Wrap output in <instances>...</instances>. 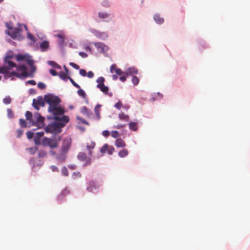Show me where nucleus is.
<instances>
[{"instance_id": "f257e3e1", "label": "nucleus", "mask_w": 250, "mask_h": 250, "mask_svg": "<svg viewBox=\"0 0 250 250\" xmlns=\"http://www.w3.org/2000/svg\"><path fill=\"white\" fill-rule=\"evenodd\" d=\"M45 102L49 104L48 111L54 116L62 115L64 110L60 105L61 100L56 96L52 94H48L44 96Z\"/></svg>"}, {"instance_id": "f03ea898", "label": "nucleus", "mask_w": 250, "mask_h": 250, "mask_svg": "<svg viewBox=\"0 0 250 250\" xmlns=\"http://www.w3.org/2000/svg\"><path fill=\"white\" fill-rule=\"evenodd\" d=\"M55 121L49 124L45 128L46 132L57 133L61 131V128L69 121V118L65 115L54 116Z\"/></svg>"}, {"instance_id": "7ed1b4c3", "label": "nucleus", "mask_w": 250, "mask_h": 250, "mask_svg": "<svg viewBox=\"0 0 250 250\" xmlns=\"http://www.w3.org/2000/svg\"><path fill=\"white\" fill-rule=\"evenodd\" d=\"M30 66L31 71L30 73L27 72V68L25 65H20L17 67V71H13L9 73V75H7L8 77H12L15 76L19 79H22L27 77L32 78L34 77V73L36 70V67L34 65V61L32 60V63H28Z\"/></svg>"}, {"instance_id": "20e7f679", "label": "nucleus", "mask_w": 250, "mask_h": 250, "mask_svg": "<svg viewBox=\"0 0 250 250\" xmlns=\"http://www.w3.org/2000/svg\"><path fill=\"white\" fill-rule=\"evenodd\" d=\"M14 57V55L11 51H8L4 59V63L7 66H2L0 67V73L4 74V78L5 79H8L10 77H7V75L9 76V73L12 72V68L16 67L19 65H17L16 64L13 62L10 61V59H13Z\"/></svg>"}, {"instance_id": "39448f33", "label": "nucleus", "mask_w": 250, "mask_h": 250, "mask_svg": "<svg viewBox=\"0 0 250 250\" xmlns=\"http://www.w3.org/2000/svg\"><path fill=\"white\" fill-rule=\"evenodd\" d=\"M25 117L27 120L33 125H36L38 128H41L44 125V118L38 112L35 113L33 116L31 112L27 111L25 113Z\"/></svg>"}, {"instance_id": "423d86ee", "label": "nucleus", "mask_w": 250, "mask_h": 250, "mask_svg": "<svg viewBox=\"0 0 250 250\" xmlns=\"http://www.w3.org/2000/svg\"><path fill=\"white\" fill-rule=\"evenodd\" d=\"M22 27H23L26 31H28V28L25 24H19L18 27L13 28L11 31H6L5 33L10 36L13 39H17L21 40L23 39L22 35Z\"/></svg>"}, {"instance_id": "0eeeda50", "label": "nucleus", "mask_w": 250, "mask_h": 250, "mask_svg": "<svg viewBox=\"0 0 250 250\" xmlns=\"http://www.w3.org/2000/svg\"><path fill=\"white\" fill-rule=\"evenodd\" d=\"M60 141V137L58 140L56 139L44 138L42 140V144L45 146H49L51 148L53 149L58 147Z\"/></svg>"}, {"instance_id": "6e6552de", "label": "nucleus", "mask_w": 250, "mask_h": 250, "mask_svg": "<svg viewBox=\"0 0 250 250\" xmlns=\"http://www.w3.org/2000/svg\"><path fill=\"white\" fill-rule=\"evenodd\" d=\"M15 58L18 62L24 61L28 63H32V59L28 54H18L15 55Z\"/></svg>"}, {"instance_id": "1a4fd4ad", "label": "nucleus", "mask_w": 250, "mask_h": 250, "mask_svg": "<svg viewBox=\"0 0 250 250\" xmlns=\"http://www.w3.org/2000/svg\"><path fill=\"white\" fill-rule=\"evenodd\" d=\"M78 158L79 160L84 162V166H87L91 165L92 159L91 157H88L84 152H80L78 155Z\"/></svg>"}, {"instance_id": "9d476101", "label": "nucleus", "mask_w": 250, "mask_h": 250, "mask_svg": "<svg viewBox=\"0 0 250 250\" xmlns=\"http://www.w3.org/2000/svg\"><path fill=\"white\" fill-rule=\"evenodd\" d=\"M44 98L43 99L42 97H38L37 99H34L33 100L32 105L33 107L37 110H39L40 107H43L45 105Z\"/></svg>"}, {"instance_id": "9b49d317", "label": "nucleus", "mask_w": 250, "mask_h": 250, "mask_svg": "<svg viewBox=\"0 0 250 250\" xmlns=\"http://www.w3.org/2000/svg\"><path fill=\"white\" fill-rule=\"evenodd\" d=\"M71 144V139L69 138H65L63 141L62 146L61 150L63 153H67L70 148Z\"/></svg>"}, {"instance_id": "f8f14e48", "label": "nucleus", "mask_w": 250, "mask_h": 250, "mask_svg": "<svg viewBox=\"0 0 250 250\" xmlns=\"http://www.w3.org/2000/svg\"><path fill=\"white\" fill-rule=\"evenodd\" d=\"M94 45L101 53H105L108 49V46L102 42H95Z\"/></svg>"}, {"instance_id": "ddd939ff", "label": "nucleus", "mask_w": 250, "mask_h": 250, "mask_svg": "<svg viewBox=\"0 0 250 250\" xmlns=\"http://www.w3.org/2000/svg\"><path fill=\"white\" fill-rule=\"evenodd\" d=\"M96 143L93 141H89L86 143V148L88 150V154L89 156H92L93 154V149L95 148Z\"/></svg>"}, {"instance_id": "4468645a", "label": "nucleus", "mask_w": 250, "mask_h": 250, "mask_svg": "<svg viewBox=\"0 0 250 250\" xmlns=\"http://www.w3.org/2000/svg\"><path fill=\"white\" fill-rule=\"evenodd\" d=\"M115 145L117 147H124L126 146L125 142L121 138H117L116 140Z\"/></svg>"}, {"instance_id": "2eb2a0df", "label": "nucleus", "mask_w": 250, "mask_h": 250, "mask_svg": "<svg viewBox=\"0 0 250 250\" xmlns=\"http://www.w3.org/2000/svg\"><path fill=\"white\" fill-rule=\"evenodd\" d=\"M81 112L83 114L86 115L88 117H90V116L92 115V112L86 106L82 107L81 108Z\"/></svg>"}, {"instance_id": "dca6fc26", "label": "nucleus", "mask_w": 250, "mask_h": 250, "mask_svg": "<svg viewBox=\"0 0 250 250\" xmlns=\"http://www.w3.org/2000/svg\"><path fill=\"white\" fill-rule=\"evenodd\" d=\"M118 117L121 121L127 122L129 120V117L128 115L124 114L123 112H121L119 114Z\"/></svg>"}, {"instance_id": "f3484780", "label": "nucleus", "mask_w": 250, "mask_h": 250, "mask_svg": "<svg viewBox=\"0 0 250 250\" xmlns=\"http://www.w3.org/2000/svg\"><path fill=\"white\" fill-rule=\"evenodd\" d=\"M138 73V70L135 67H130L125 72L127 76L136 74Z\"/></svg>"}, {"instance_id": "a211bd4d", "label": "nucleus", "mask_w": 250, "mask_h": 250, "mask_svg": "<svg viewBox=\"0 0 250 250\" xmlns=\"http://www.w3.org/2000/svg\"><path fill=\"white\" fill-rule=\"evenodd\" d=\"M95 36L102 40H105L108 37L107 34L105 32H100L96 31L95 33Z\"/></svg>"}, {"instance_id": "6ab92c4d", "label": "nucleus", "mask_w": 250, "mask_h": 250, "mask_svg": "<svg viewBox=\"0 0 250 250\" xmlns=\"http://www.w3.org/2000/svg\"><path fill=\"white\" fill-rule=\"evenodd\" d=\"M40 47L42 51H44L46 50L49 47V42L46 41L42 42L40 44Z\"/></svg>"}, {"instance_id": "aec40b11", "label": "nucleus", "mask_w": 250, "mask_h": 250, "mask_svg": "<svg viewBox=\"0 0 250 250\" xmlns=\"http://www.w3.org/2000/svg\"><path fill=\"white\" fill-rule=\"evenodd\" d=\"M138 125L136 122H130L128 124L129 128L132 131H136L138 129Z\"/></svg>"}, {"instance_id": "412c9836", "label": "nucleus", "mask_w": 250, "mask_h": 250, "mask_svg": "<svg viewBox=\"0 0 250 250\" xmlns=\"http://www.w3.org/2000/svg\"><path fill=\"white\" fill-rule=\"evenodd\" d=\"M128 154V151L127 149L125 148H123L121 150L119 153L118 155L120 157L123 158L125 157Z\"/></svg>"}, {"instance_id": "4be33fe9", "label": "nucleus", "mask_w": 250, "mask_h": 250, "mask_svg": "<svg viewBox=\"0 0 250 250\" xmlns=\"http://www.w3.org/2000/svg\"><path fill=\"white\" fill-rule=\"evenodd\" d=\"M97 87L99 88L101 91L105 94H107L108 91V87L104 84L97 85Z\"/></svg>"}, {"instance_id": "5701e85b", "label": "nucleus", "mask_w": 250, "mask_h": 250, "mask_svg": "<svg viewBox=\"0 0 250 250\" xmlns=\"http://www.w3.org/2000/svg\"><path fill=\"white\" fill-rule=\"evenodd\" d=\"M155 21L158 24H162L164 22V20L159 15H155L154 16Z\"/></svg>"}, {"instance_id": "b1692460", "label": "nucleus", "mask_w": 250, "mask_h": 250, "mask_svg": "<svg viewBox=\"0 0 250 250\" xmlns=\"http://www.w3.org/2000/svg\"><path fill=\"white\" fill-rule=\"evenodd\" d=\"M66 153H63L61 150V154L57 156V160L61 162L64 161L66 158Z\"/></svg>"}, {"instance_id": "393cba45", "label": "nucleus", "mask_w": 250, "mask_h": 250, "mask_svg": "<svg viewBox=\"0 0 250 250\" xmlns=\"http://www.w3.org/2000/svg\"><path fill=\"white\" fill-rule=\"evenodd\" d=\"M44 135V132L43 131L42 132H38L36 133V136L35 138V142L36 144L38 143V142H39L40 138L43 136Z\"/></svg>"}, {"instance_id": "a878e982", "label": "nucleus", "mask_w": 250, "mask_h": 250, "mask_svg": "<svg viewBox=\"0 0 250 250\" xmlns=\"http://www.w3.org/2000/svg\"><path fill=\"white\" fill-rule=\"evenodd\" d=\"M100 107H101V105L97 104L94 108L95 113L96 114V116L98 120H99L100 118Z\"/></svg>"}, {"instance_id": "bb28decb", "label": "nucleus", "mask_w": 250, "mask_h": 250, "mask_svg": "<svg viewBox=\"0 0 250 250\" xmlns=\"http://www.w3.org/2000/svg\"><path fill=\"white\" fill-rule=\"evenodd\" d=\"M59 76L61 79L65 81H66L67 79H68L67 73H65L63 71L60 72Z\"/></svg>"}, {"instance_id": "cd10ccee", "label": "nucleus", "mask_w": 250, "mask_h": 250, "mask_svg": "<svg viewBox=\"0 0 250 250\" xmlns=\"http://www.w3.org/2000/svg\"><path fill=\"white\" fill-rule=\"evenodd\" d=\"M55 36L57 37V38H58L59 39V44L60 45H62L64 42V37H63V35L61 34H58L55 35Z\"/></svg>"}, {"instance_id": "c85d7f7f", "label": "nucleus", "mask_w": 250, "mask_h": 250, "mask_svg": "<svg viewBox=\"0 0 250 250\" xmlns=\"http://www.w3.org/2000/svg\"><path fill=\"white\" fill-rule=\"evenodd\" d=\"M11 101H12V99L9 96H7L5 97L3 99V102L5 104H10L11 102Z\"/></svg>"}, {"instance_id": "c756f323", "label": "nucleus", "mask_w": 250, "mask_h": 250, "mask_svg": "<svg viewBox=\"0 0 250 250\" xmlns=\"http://www.w3.org/2000/svg\"><path fill=\"white\" fill-rule=\"evenodd\" d=\"M108 148V145L107 144H104L100 149L102 153H105Z\"/></svg>"}, {"instance_id": "7c9ffc66", "label": "nucleus", "mask_w": 250, "mask_h": 250, "mask_svg": "<svg viewBox=\"0 0 250 250\" xmlns=\"http://www.w3.org/2000/svg\"><path fill=\"white\" fill-rule=\"evenodd\" d=\"M19 124L21 127H26L27 126V123L26 121L23 119H21L19 120Z\"/></svg>"}, {"instance_id": "2f4dec72", "label": "nucleus", "mask_w": 250, "mask_h": 250, "mask_svg": "<svg viewBox=\"0 0 250 250\" xmlns=\"http://www.w3.org/2000/svg\"><path fill=\"white\" fill-rule=\"evenodd\" d=\"M7 116L9 118H12L14 116V114L12 109L8 108L7 109Z\"/></svg>"}, {"instance_id": "473e14b6", "label": "nucleus", "mask_w": 250, "mask_h": 250, "mask_svg": "<svg viewBox=\"0 0 250 250\" xmlns=\"http://www.w3.org/2000/svg\"><path fill=\"white\" fill-rule=\"evenodd\" d=\"M104 78L103 77H100L98 78L97 80V82L98 83L97 85H102L104 84Z\"/></svg>"}, {"instance_id": "72a5a7b5", "label": "nucleus", "mask_w": 250, "mask_h": 250, "mask_svg": "<svg viewBox=\"0 0 250 250\" xmlns=\"http://www.w3.org/2000/svg\"><path fill=\"white\" fill-rule=\"evenodd\" d=\"M95 183L93 181H90L89 183V186L87 187V189L89 191H92V187H95Z\"/></svg>"}, {"instance_id": "f704fd0d", "label": "nucleus", "mask_w": 250, "mask_h": 250, "mask_svg": "<svg viewBox=\"0 0 250 250\" xmlns=\"http://www.w3.org/2000/svg\"><path fill=\"white\" fill-rule=\"evenodd\" d=\"M98 15L100 18L102 19L107 18L108 17L107 13L104 12H99Z\"/></svg>"}, {"instance_id": "c9c22d12", "label": "nucleus", "mask_w": 250, "mask_h": 250, "mask_svg": "<svg viewBox=\"0 0 250 250\" xmlns=\"http://www.w3.org/2000/svg\"><path fill=\"white\" fill-rule=\"evenodd\" d=\"M123 106V104L121 101H119L117 103H116L114 105V107L117 108L119 110H120Z\"/></svg>"}, {"instance_id": "e433bc0d", "label": "nucleus", "mask_w": 250, "mask_h": 250, "mask_svg": "<svg viewBox=\"0 0 250 250\" xmlns=\"http://www.w3.org/2000/svg\"><path fill=\"white\" fill-rule=\"evenodd\" d=\"M62 173L64 176H67L68 175V171L66 167H64L62 168Z\"/></svg>"}, {"instance_id": "4c0bfd02", "label": "nucleus", "mask_w": 250, "mask_h": 250, "mask_svg": "<svg viewBox=\"0 0 250 250\" xmlns=\"http://www.w3.org/2000/svg\"><path fill=\"white\" fill-rule=\"evenodd\" d=\"M111 135L112 137L116 138L119 136V133L118 131L114 130L111 132Z\"/></svg>"}, {"instance_id": "58836bf2", "label": "nucleus", "mask_w": 250, "mask_h": 250, "mask_svg": "<svg viewBox=\"0 0 250 250\" xmlns=\"http://www.w3.org/2000/svg\"><path fill=\"white\" fill-rule=\"evenodd\" d=\"M132 82L134 85H137L139 82V79L137 77L133 76L132 78Z\"/></svg>"}, {"instance_id": "ea45409f", "label": "nucleus", "mask_w": 250, "mask_h": 250, "mask_svg": "<svg viewBox=\"0 0 250 250\" xmlns=\"http://www.w3.org/2000/svg\"><path fill=\"white\" fill-rule=\"evenodd\" d=\"M116 69H118L116 64H113L111 65L110 68V71L111 73H114Z\"/></svg>"}, {"instance_id": "a19ab883", "label": "nucleus", "mask_w": 250, "mask_h": 250, "mask_svg": "<svg viewBox=\"0 0 250 250\" xmlns=\"http://www.w3.org/2000/svg\"><path fill=\"white\" fill-rule=\"evenodd\" d=\"M68 79L70 80V81L71 82V83H72V84L73 85V86H74L75 87L78 88H80V85L79 84H78L77 83H76L75 82V81L71 77H69Z\"/></svg>"}, {"instance_id": "79ce46f5", "label": "nucleus", "mask_w": 250, "mask_h": 250, "mask_svg": "<svg viewBox=\"0 0 250 250\" xmlns=\"http://www.w3.org/2000/svg\"><path fill=\"white\" fill-rule=\"evenodd\" d=\"M77 118L78 120H79L83 124H85V125H89V124L88 123L85 121L84 119H83V118H81L79 116H77Z\"/></svg>"}, {"instance_id": "37998d69", "label": "nucleus", "mask_w": 250, "mask_h": 250, "mask_svg": "<svg viewBox=\"0 0 250 250\" xmlns=\"http://www.w3.org/2000/svg\"><path fill=\"white\" fill-rule=\"evenodd\" d=\"M26 136L29 139H31L34 136V133L32 131H27L26 132Z\"/></svg>"}, {"instance_id": "c03bdc74", "label": "nucleus", "mask_w": 250, "mask_h": 250, "mask_svg": "<svg viewBox=\"0 0 250 250\" xmlns=\"http://www.w3.org/2000/svg\"><path fill=\"white\" fill-rule=\"evenodd\" d=\"M27 38L33 42H36L35 38L30 33H27Z\"/></svg>"}, {"instance_id": "a18cd8bd", "label": "nucleus", "mask_w": 250, "mask_h": 250, "mask_svg": "<svg viewBox=\"0 0 250 250\" xmlns=\"http://www.w3.org/2000/svg\"><path fill=\"white\" fill-rule=\"evenodd\" d=\"M38 87L41 89H43L46 87V85L44 83L40 82L38 84Z\"/></svg>"}, {"instance_id": "49530a36", "label": "nucleus", "mask_w": 250, "mask_h": 250, "mask_svg": "<svg viewBox=\"0 0 250 250\" xmlns=\"http://www.w3.org/2000/svg\"><path fill=\"white\" fill-rule=\"evenodd\" d=\"M78 94L80 96H82V97H84L85 95V93L84 91L82 89H80L79 90H78Z\"/></svg>"}, {"instance_id": "de8ad7c7", "label": "nucleus", "mask_w": 250, "mask_h": 250, "mask_svg": "<svg viewBox=\"0 0 250 250\" xmlns=\"http://www.w3.org/2000/svg\"><path fill=\"white\" fill-rule=\"evenodd\" d=\"M114 148L113 147V146H111L110 147H108V148L107 149V153L110 154V155H111L113 152H114Z\"/></svg>"}, {"instance_id": "09e8293b", "label": "nucleus", "mask_w": 250, "mask_h": 250, "mask_svg": "<svg viewBox=\"0 0 250 250\" xmlns=\"http://www.w3.org/2000/svg\"><path fill=\"white\" fill-rule=\"evenodd\" d=\"M69 64L76 69H79L80 68V66L74 62H70Z\"/></svg>"}, {"instance_id": "8fccbe9b", "label": "nucleus", "mask_w": 250, "mask_h": 250, "mask_svg": "<svg viewBox=\"0 0 250 250\" xmlns=\"http://www.w3.org/2000/svg\"><path fill=\"white\" fill-rule=\"evenodd\" d=\"M125 125V124H118L115 125L114 127L117 129H121L124 128Z\"/></svg>"}, {"instance_id": "3c124183", "label": "nucleus", "mask_w": 250, "mask_h": 250, "mask_svg": "<svg viewBox=\"0 0 250 250\" xmlns=\"http://www.w3.org/2000/svg\"><path fill=\"white\" fill-rule=\"evenodd\" d=\"M80 74L82 76L85 77L86 75V71L84 69H81L80 70Z\"/></svg>"}, {"instance_id": "603ef678", "label": "nucleus", "mask_w": 250, "mask_h": 250, "mask_svg": "<svg viewBox=\"0 0 250 250\" xmlns=\"http://www.w3.org/2000/svg\"><path fill=\"white\" fill-rule=\"evenodd\" d=\"M102 135L104 136V137H108L110 135V133L108 130H104L102 132Z\"/></svg>"}, {"instance_id": "864d4df0", "label": "nucleus", "mask_w": 250, "mask_h": 250, "mask_svg": "<svg viewBox=\"0 0 250 250\" xmlns=\"http://www.w3.org/2000/svg\"><path fill=\"white\" fill-rule=\"evenodd\" d=\"M17 137L20 138L23 134V130L18 129L17 130Z\"/></svg>"}, {"instance_id": "5fc2aeb1", "label": "nucleus", "mask_w": 250, "mask_h": 250, "mask_svg": "<svg viewBox=\"0 0 250 250\" xmlns=\"http://www.w3.org/2000/svg\"><path fill=\"white\" fill-rule=\"evenodd\" d=\"M102 5L105 7H108L109 6V3L108 0H104L102 2Z\"/></svg>"}, {"instance_id": "6e6d98bb", "label": "nucleus", "mask_w": 250, "mask_h": 250, "mask_svg": "<svg viewBox=\"0 0 250 250\" xmlns=\"http://www.w3.org/2000/svg\"><path fill=\"white\" fill-rule=\"evenodd\" d=\"M38 155L39 157H44L46 155V153L45 151H40L39 152V154H38Z\"/></svg>"}, {"instance_id": "4d7b16f0", "label": "nucleus", "mask_w": 250, "mask_h": 250, "mask_svg": "<svg viewBox=\"0 0 250 250\" xmlns=\"http://www.w3.org/2000/svg\"><path fill=\"white\" fill-rule=\"evenodd\" d=\"M50 73L52 75V76H57L58 75V73L57 72V71L54 70V69H50Z\"/></svg>"}, {"instance_id": "13d9d810", "label": "nucleus", "mask_w": 250, "mask_h": 250, "mask_svg": "<svg viewBox=\"0 0 250 250\" xmlns=\"http://www.w3.org/2000/svg\"><path fill=\"white\" fill-rule=\"evenodd\" d=\"M79 54L82 58H86L87 57V54L83 52H80Z\"/></svg>"}, {"instance_id": "bf43d9fd", "label": "nucleus", "mask_w": 250, "mask_h": 250, "mask_svg": "<svg viewBox=\"0 0 250 250\" xmlns=\"http://www.w3.org/2000/svg\"><path fill=\"white\" fill-rule=\"evenodd\" d=\"M115 73H116V74L118 75H121L123 74V72L122 70L120 68H118V69H116L115 71Z\"/></svg>"}, {"instance_id": "052dcab7", "label": "nucleus", "mask_w": 250, "mask_h": 250, "mask_svg": "<svg viewBox=\"0 0 250 250\" xmlns=\"http://www.w3.org/2000/svg\"><path fill=\"white\" fill-rule=\"evenodd\" d=\"M26 83H28V84H31V85H35L36 83V82L34 80H29V81H28L26 82Z\"/></svg>"}, {"instance_id": "680f3d73", "label": "nucleus", "mask_w": 250, "mask_h": 250, "mask_svg": "<svg viewBox=\"0 0 250 250\" xmlns=\"http://www.w3.org/2000/svg\"><path fill=\"white\" fill-rule=\"evenodd\" d=\"M87 76L89 78H92L94 76V74L92 71H89L87 74Z\"/></svg>"}, {"instance_id": "e2e57ef3", "label": "nucleus", "mask_w": 250, "mask_h": 250, "mask_svg": "<svg viewBox=\"0 0 250 250\" xmlns=\"http://www.w3.org/2000/svg\"><path fill=\"white\" fill-rule=\"evenodd\" d=\"M50 64H51L54 66L57 67V68L61 67V66L60 65H59L57 63H56L54 62H50Z\"/></svg>"}, {"instance_id": "0e129e2a", "label": "nucleus", "mask_w": 250, "mask_h": 250, "mask_svg": "<svg viewBox=\"0 0 250 250\" xmlns=\"http://www.w3.org/2000/svg\"><path fill=\"white\" fill-rule=\"evenodd\" d=\"M5 25H6V27L8 29H10V30H12L13 29V28H12V26L10 25V23H9L8 22H6L5 23Z\"/></svg>"}, {"instance_id": "69168bd1", "label": "nucleus", "mask_w": 250, "mask_h": 250, "mask_svg": "<svg viewBox=\"0 0 250 250\" xmlns=\"http://www.w3.org/2000/svg\"><path fill=\"white\" fill-rule=\"evenodd\" d=\"M51 169L52 170V171H58V168L57 167L55 166H51Z\"/></svg>"}, {"instance_id": "338daca9", "label": "nucleus", "mask_w": 250, "mask_h": 250, "mask_svg": "<svg viewBox=\"0 0 250 250\" xmlns=\"http://www.w3.org/2000/svg\"><path fill=\"white\" fill-rule=\"evenodd\" d=\"M126 78L125 76H123L120 77V80L123 82H125L126 81Z\"/></svg>"}, {"instance_id": "774afa93", "label": "nucleus", "mask_w": 250, "mask_h": 250, "mask_svg": "<svg viewBox=\"0 0 250 250\" xmlns=\"http://www.w3.org/2000/svg\"><path fill=\"white\" fill-rule=\"evenodd\" d=\"M84 49L87 51H89L90 52H91V48L89 47V46H85L84 47Z\"/></svg>"}]
</instances>
